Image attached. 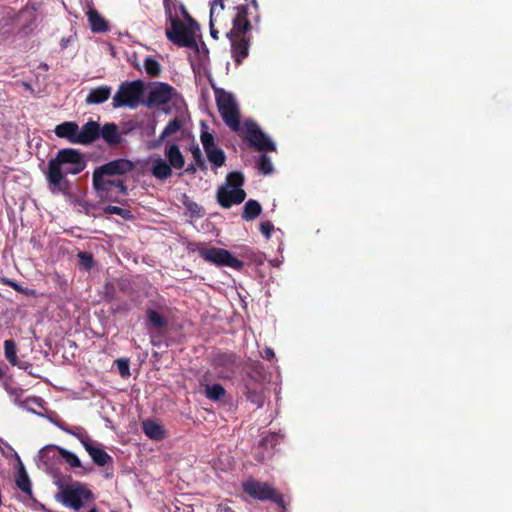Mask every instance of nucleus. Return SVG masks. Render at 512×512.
Instances as JSON below:
<instances>
[{"instance_id":"f257e3e1","label":"nucleus","mask_w":512,"mask_h":512,"mask_svg":"<svg viewBox=\"0 0 512 512\" xmlns=\"http://www.w3.org/2000/svg\"><path fill=\"white\" fill-rule=\"evenodd\" d=\"M215 100L224 123L232 131L238 132L251 147L260 152H273L276 150L275 143L264 134L255 121L245 120L241 127L239 108L231 93L223 89H216Z\"/></svg>"},{"instance_id":"f03ea898","label":"nucleus","mask_w":512,"mask_h":512,"mask_svg":"<svg viewBox=\"0 0 512 512\" xmlns=\"http://www.w3.org/2000/svg\"><path fill=\"white\" fill-rule=\"evenodd\" d=\"M86 160L83 154L74 148L60 149L56 157L50 159L47 169V180L54 192L56 189L63 193L69 194L71 184L66 179L67 174L77 175L86 168Z\"/></svg>"},{"instance_id":"7ed1b4c3","label":"nucleus","mask_w":512,"mask_h":512,"mask_svg":"<svg viewBox=\"0 0 512 512\" xmlns=\"http://www.w3.org/2000/svg\"><path fill=\"white\" fill-rule=\"evenodd\" d=\"M236 10L233 26L226 35L231 42L232 57L236 65H240L249 54L250 37L248 33L252 26L248 20V7L240 5L236 7Z\"/></svg>"},{"instance_id":"20e7f679","label":"nucleus","mask_w":512,"mask_h":512,"mask_svg":"<svg viewBox=\"0 0 512 512\" xmlns=\"http://www.w3.org/2000/svg\"><path fill=\"white\" fill-rule=\"evenodd\" d=\"M55 498L64 506L79 511L86 502L94 499V495L86 484L77 481L61 486Z\"/></svg>"},{"instance_id":"39448f33","label":"nucleus","mask_w":512,"mask_h":512,"mask_svg":"<svg viewBox=\"0 0 512 512\" xmlns=\"http://www.w3.org/2000/svg\"><path fill=\"white\" fill-rule=\"evenodd\" d=\"M165 14L167 15L171 27L166 30V37L172 43L179 47L194 48L197 46L194 33L179 18L172 15L171 4L169 0H164Z\"/></svg>"},{"instance_id":"423d86ee","label":"nucleus","mask_w":512,"mask_h":512,"mask_svg":"<svg viewBox=\"0 0 512 512\" xmlns=\"http://www.w3.org/2000/svg\"><path fill=\"white\" fill-rule=\"evenodd\" d=\"M143 93L144 84L142 81L123 82L113 96L112 106L114 108L129 107L135 109L142 103Z\"/></svg>"},{"instance_id":"0eeeda50","label":"nucleus","mask_w":512,"mask_h":512,"mask_svg":"<svg viewBox=\"0 0 512 512\" xmlns=\"http://www.w3.org/2000/svg\"><path fill=\"white\" fill-rule=\"evenodd\" d=\"M92 185L102 201L122 203L121 197L128 194V188L122 179H99L92 177Z\"/></svg>"},{"instance_id":"6e6552de","label":"nucleus","mask_w":512,"mask_h":512,"mask_svg":"<svg viewBox=\"0 0 512 512\" xmlns=\"http://www.w3.org/2000/svg\"><path fill=\"white\" fill-rule=\"evenodd\" d=\"M199 256L202 257L206 262L214 264L216 266L230 267L235 270H241L244 263L232 255L228 250L217 247H204L199 246L197 248Z\"/></svg>"},{"instance_id":"1a4fd4ad","label":"nucleus","mask_w":512,"mask_h":512,"mask_svg":"<svg viewBox=\"0 0 512 512\" xmlns=\"http://www.w3.org/2000/svg\"><path fill=\"white\" fill-rule=\"evenodd\" d=\"M243 491L254 499L260 501H272L280 507H284L283 496L268 483L254 479H248L243 483Z\"/></svg>"},{"instance_id":"9d476101","label":"nucleus","mask_w":512,"mask_h":512,"mask_svg":"<svg viewBox=\"0 0 512 512\" xmlns=\"http://www.w3.org/2000/svg\"><path fill=\"white\" fill-rule=\"evenodd\" d=\"M136 165L129 159L118 158L111 160L94 169L92 177L99 179H110L112 176H123L134 171Z\"/></svg>"},{"instance_id":"9b49d317","label":"nucleus","mask_w":512,"mask_h":512,"mask_svg":"<svg viewBox=\"0 0 512 512\" xmlns=\"http://www.w3.org/2000/svg\"><path fill=\"white\" fill-rule=\"evenodd\" d=\"M236 361L235 353L217 351L212 354L210 363L217 371L218 378L230 379L235 372Z\"/></svg>"},{"instance_id":"f8f14e48","label":"nucleus","mask_w":512,"mask_h":512,"mask_svg":"<svg viewBox=\"0 0 512 512\" xmlns=\"http://www.w3.org/2000/svg\"><path fill=\"white\" fill-rule=\"evenodd\" d=\"M174 92L175 89L168 83L157 82L150 89L144 103L148 108L165 105L171 101Z\"/></svg>"},{"instance_id":"ddd939ff","label":"nucleus","mask_w":512,"mask_h":512,"mask_svg":"<svg viewBox=\"0 0 512 512\" xmlns=\"http://www.w3.org/2000/svg\"><path fill=\"white\" fill-rule=\"evenodd\" d=\"M245 198L246 192L243 189L221 186L217 191V201L223 208H230L233 204H240Z\"/></svg>"},{"instance_id":"4468645a","label":"nucleus","mask_w":512,"mask_h":512,"mask_svg":"<svg viewBox=\"0 0 512 512\" xmlns=\"http://www.w3.org/2000/svg\"><path fill=\"white\" fill-rule=\"evenodd\" d=\"M100 124L97 121L89 120L81 128L78 127V144L90 145L100 138Z\"/></svg>"},{"instance_id":"2eb2a0df","label":"nucleus","mask_w":512,"mask_h":512,"mask_svg":"<svg viewBox=\"0 0 512 512\" xmlns=\"http://www.w3.org/2000/svg\"><path fill=\"white\" fill-rule=\"evenodd\" d=\"M84 448L96 465L104 467L113 463L112 457L103 450L99 444L95 445L92 440L88 443H84Z\"/></svg>"},{"instance_id":"dca6fc26","label":"nucleus","mask_w":512,"mask_h":512,"mask_svg":"<svg viewBox=\"0 0 512 512\" xmlns=\"http://www.w3.org/2000/svg\"><path fill=\"white\" fill-rule=\"evenodd\" d=\"M78 124L73 121H65L58 124L54 128V133L57 137L66 139L72 144H78Z\"/></svg>"},{"instance_id":"f3484780","label":"nucleus","mask_w":512,"mask_h":512,"mask_svg":"<svg viewBox=\"0 0 512 512\" xmlns=\"http://www.w3.org/2000/svg\"><path fill=\"white\" fill-rule=\"evenodd\" d=\"M244 395L249 402L255 404L257 407L263 406L264 397L260 389V384H258L252 377L245 381Z\"/></svg>"},{"instance_id":"a211bd4d","label":"nucleus","mask_w":512,"mask_h":512,"mask_svg":"<svg viewBox=\"0 0 512 512\" xmlns=\"http://www.w3.org/2000/svg\"><path fill=\"white\" fill-rule=\"evenodd\" d=\"M100 137L111 147L117 146L121 143V135L118 131V126L113 123H105L100 126Z\"/></svg>"},{"instance_id":"6ab92c4d","label":"nucleus","mask_w":512,"mask_h":512,"mask_svg":"<svg viewBox=\"0 0 512 512\" xmlns=\"http://www.w3.org/2000/svg\"><path fill=\"white\" fill-rule=\"evenodd\" d=\"M111 87L107 85H101L92 88L85 98V102L88 105L102 104L107 101L111 95Z\"/></svg>"},{"instance_id":"aec40b11","label":"nucleus","mask_w":512,"mask_h":512,"mask_svg":"<svg viewBox=\"0 0 512 512\" xmlns=\"http://www.w3.org/2000/svg\"><path fill=\"white\" fill-rule=\"evenodd\" d=\"M142 429L145 435L151 440L161 441L166 437L165 429L155 420H144L142 422Z\"/></svg>"},{"instance_id":"412c9836","label":"nucleus","mask_w":512,"mask_h":512,"mask_svg":"<svg viewBox=\"0 0 512 512\" xmlns=\"http://www.w3.org/2000/svg\"><path fill=\"white\" fill-rule=\"evenodd\" d=\"M200 384H201V386L204 387L205 396L209 400L220 401L226 395V390H225V388L221 384H219V383H214L212 385L208 384V377H207V375H204L200 379Z\"/></svg>"},{"instance_id":"4be33fe9","label":"nucleus","mask_w":512,"mask_h":512,"mask_svg":"<svg viewBox=\"0 0 512 512\" xmlns=\"http://www.w3.org/2000/svg\"><path fill=\"white\" fill-rule=\"evenodd\" d=\"M87 18L92 32L103 33L109 30L107 21L94 8L87 11Z\"/></svg>"},{"instance_id":"5701e85b","label":"nucleus","mask_w":512,"mask_h":512,"mask_svg":"<svg viewBox=\"0 0 512 512\" xmlns=\"http://www.w3.org/2000/svg\"><path fill=\"white\" fill-rule=\"evenodd\" d=\"M165 156L171 168L182 169L185 165V159L180 148L176 144H171L165 151Z\"/></svg>"},{"instance_id":"b1692460","label":"nucleus","mask_w":512,"mask_h":512,"mask_svg":"<svg viewBox=\"0 0 512 512\" xmlns=\"http://www.w3.org/2000/svg\"><path fill=\"white\" fill-rule=\"evenodd\" d=\"M151 173L159 180H166L172 175V168L165 160L157 158L153 161Z\"/></svg>"},{"instance_id":"393cba45","label":"nucleus","mask_w":512,"mask_h":512,"mask_svg":"<svg viewBox=\"0 0 512 512\" xmlns=\"http://www.w3.org/2000/svg\"><path fill=\"white\" fill-rule=\"evenodd\" d=\"M60 447L48 445L39 451V459L46 467H52L54 460L60 457Z\"/></svg>"},{"instance_id":"a878e982","label":"nucleus","mask_w":512,"mask_h":512,"mask_svg":"<svg viewBox=\"0 0 512 512\" xmlns=\"http://www.w3.org/2000/svg\"><path fill=\"white\" fill-rule=\"evenodd\" d=\"M57 427H59L62 431L67 434L75 436L81 444L84 446V443L90 442V437L85 429L80 426L70 427L64 421H59L56 423Z\"/></svg>"},{"instance_id":"bb28decb","label":"nucleus","mask_w":512,"mask_h":512,"mask_svg":"<svg viewBox=\"0 0 512 512\" xmlns=\"http://www.w3.org/2000/svg\"><path fill=\"white\" fill-rule=\"evenodd\" d=\"M262 212L260 203L254 199H249L243 209L242 218L246 221L256 219Z\"/></svg>"},{"instance_id":"cd10ccee","label":"nucleus","mask_w":512,"mask_h":512,"mask_svg":"<svg viewBox=\"0 0 512 512\" xmlns=\"http://www.w3.org/2000/svg\"><path fill=\"white\" fill-rule=\"evenodd\" d=\"M182 127L181 121L178 118H174L168 122L164 130L154 142V147L160 146V144L169 136L177 133Z\"/></svg>"},{"instance_id":"c85d7f7f","label":"nucleus","mask_w":512,"mask_h":512,"mask_svg":"<svg viewBox=\"0 0 512 512\" xmlns=\"http://www.w3.org/2000/svg\"><path fill=\"white\" fill-rule=\"evenodd\" d=\"M146 317L150 325L156 329H163L167 326L166 318L156 310L148 308L146 310Z\"/></svg>"},{"instance_id":"c756f323","label":"nucleus","mask_w":512,"mask_h":512,"mask_svg":"<svg viewBox=\"0 0 512 512\" xmlns=\"http://www.w3.org/2000/svg\"><path fill=\"white\" fill-rule=\"evenodd\" d=\"M208 160L216 167L224 165L226 156L221 148L213 147L205 151Z\"/></svg>"},{"instance_id":"7c9ffc66","label":"nucleus","mask_w":512,"mask_h":512,"mask_svg":"<svg viewBox=\"0 0 512 512\" xmlns=\"http://www.w3.org/2000/svg\"><path fill=\"white\" fill-rule=\"evenodd\" d=\"M182 204L185 206L187 211L190 213L192 217H202L205 214V211L202 206L194 202L190 199L186 194L182 195L181 199Z\"/></svg>"},{"instance_id":"2f4dec72","label":"nucleus","mask_w":512,"mask_h":512,"mask_svg":"<svg viewBox=\"0 0 512 512\" xmlns=\"http://www.w3.org/2000/svg\"><path fill=\"white\" fill-rule=\"evenodd\" d=\"M4 355L12 366L18 364L19 359L17 357V346L13 339H7L4 341Z\"/></svg>"},{"instance_id":"473e14b6","label":"nucleus","mask_w":512,"mask_h":512,"mask_svg":"<svg viewBox=\"0 0 512 512\" xmlns=\"http://www.w3.org/2000/svg\"><path fill=\"white\" fill-rule=\"evenodd\" d=\"M16 485L25 494H32L31 482L28 477V474L26 473L23 467L20 469L18 476L16 478Z\"/></svg>"},{"instance_id":"72a5a7b5","label":"nucleus","mask_w":512,"mask_h":512,"mask_svg":"<svg viewBox=\"0 0 512 512\" xmlns=\"http://www.w3.org/2000/svg\"><path fill=\"white\" fill-rule=\"evenodd\" d=\"M245 181L244 175L241 172L233 171L228 173L226 177V185L229 188L232 189H242Z\"/></svg>"},{"instance_id":"f704fd0d","label":"nucleus","mask_w":512,"mask_h":512,"mask_svg":"<svg viewBox=\"0 0 512 512\" xmlns=\"http://www.w3.org/2000/svg\"><path fill=\"white\" fill-rule=\"evenodd\" d=\"M144 68L146 73L152 78L159 77L161 74V66L153 57H147L145 59Z\"/></svg>"},{"instance_id":"c9c22d12","label":"nucleus","mask_w":512,"mask_h":512,"mask_svg":"<svg viewBox=\"0 0 512 512\" xmlns=\"http://www.w3.org/2000/svg\"><path fill=\"white\" fill-rule=\"evenodd\" d=\"M258 169L264 175H269L273 172L274 167L269 156H267L266 154H262L259 157Z\"/></svg>"},{"instance_id":"e433bc0d","label":"nucleus","mask_w":512,"mask_h":512,"mask_svg":"<svg viewBox=\"0 0 512 512\" xmlns=\"http://www.w3.org/2000/svg\"><path fill=\"white\" fill-rule=\"evenodd\" d=\"M60 457L65 460L67 464L70 465L72 468H78L81 467V461L79 458L72 452L66 450V449H60Z\"/></svg>"},{"instance_id":"4c0bfd02","label":"nucleus","mask_w":512,"mask_h":512,"mask_svg":"<svg viewBox=\"0 0 512 512\" xmlns=\"http://www.w3.org/2000/svg\"><path fill=\"white\" fill-rule=\"evenodd\" d=\"M278 440L279 435L277 433L268 432L261 438L259 445L264 449L274 448L278 444Z\"/></svg>"},{"instance_id":"58836bf2","label":"nucleus","mask_w":512,"mask_h":512,"mask_svg":"<svg viewBox=\"0 0 512 512\" xmlns=\"http://www.w3.org/2000/svg\"><path fill=\"white\" fill-rule=\"evenodd\" d=\"M104 212L106 214H116L126 220L133 218V215L130 210L118 206L108 205L104 208Z\"/></svg>"},{"instance_id":"ea45409f","label":"nucleus","mask_w":512,"mask_h":512,"mask_svg":"<svg viewBox=\"0 0 512 512\" xmlns=\"http://www.w3.org/2000/svg\"><path fill=\"white\" fill-rule=\"evenodd\" d=\"M78 259L80 266L86 271L90 270L94 265L93 255L89 252H80Z\"/></svg>"},{"instance_id":"a19ab883","label":"nucleus","mask_w":512,"mask_h":512,"mask_svg":"<svg viewBox=\"0 0 512 512\" xmlns=\"http://www.w3.org/2000/svg\"><path fill=\"white\" fill-rule=\"evenodd\" d=\"M200 140L203 145L204 151L215 147L214 136L208 131H202Z\"/></svg>"},{"instance_id":"79ce46f5","label":"nucleus","mask_w":512,"mask_h":512,"mask_svg":"<svg viewBox=\"0 0 512 512\" xmlns=\"http://www.w3.org/2000/svg\"><path fill=\"white\" fill-rule=\"evenodd\" d=\"M192 156H193V159L195 162L194 164H196L200 170H202V171L207 170L205 160H204L201 150L198 146L192 150Z\"/></svg>"},{"instance_id":"37998d69","label":"nucleus","mask_w":512,"mask_h":512,"mask_svg":"<svg viewBox=\"0 0 512 512\" xmlns=\"http://www.w3.org/2000/svg\"><path fill=\"white\" fill-rule=\"evenodd\" d=\"M116 365L122 377L126 378L130 376V367L128 359H118L116 360Z\"/></svg>"},{"instance_id":"c03bdc74","label":"nucleus","mask_w":512,"mask_h":512,"mask_svg":"<svg viewBox=\"0 0 512 512\" xmlns=\"http://www.w3.org/2000/svg\"><path fill=\"white\" fill-rule=\"evenodd\" d=\"M104 300L109 303L116 300L115 287L112 283H106L104 286Z\"/></svg>"},{"instance_id":"a18cd8bd","label":"nucleus","mask_w":512,"mask_h":512,"mask_svg":"<svg viewBox=\"0 0 512 512\" xmlns=\"http://www.w3.org/2000/svg\"><path fill=\"white\" fill-rule=\"evenodd\" d=\"M3 283L8 285L9 287L13 288L15 291L23 293L25 295H32L33 291L29 290L27 288H23L21 285H19L17 282L9 279H3Z\"/></svg>"},{"instance_id":"49530a36","label":"nucleus","mask_w":512,"mask_h":512,"mask_svg":"<svg viewBox=\"0 0 512 512\" xmlns=\"http://www.w3.org/2000/svg\"><path fill=\"white\" fill-rule=\"evenodd\" d=\"M273 230L274 225L270 221H265L260 224V231L267 239L271 237Z\"/></svg>"},{"instance_id":"de8ad7c7","label":"nucleus","mask_w":512,"mask_h":512,"mask_svg":"<svg viewBox=\"0 0 512 512\" xmlns=\"http://www.w3.org/2000/svg\"><path fill=\"white\" fill-rule=\"evenodd\" d=\"M130 309H131V307L127 302L114 304V307H113V311L117 312V313H121V312L126 313V312L130 311Z\"/></svg>"},{"instance_id":"09e8293b","label":"nucleus","mask_w":512,"mask_h":512,"mask_svg":"<svg viewBox=\"0 0 512 512\" xmlns=\"http://www.w3.org/2000/svg\"><path fill=\"white\" fill-rule=\"evenodd\" d=\"M3 28L5 29V31L3 32L4 35H7V37L9 35H12L14 33V29H15L13 20L9 19L7 21V23L3 26Z\"/></svg>"},{"instance_id":"8fccbe9b","label":"nucleus","mask_w":512,"mask_h":512,"mask_svg":"<svg viewBox=\"0 0 512 512\" xmlns=\"http://www.w3.org/2000/svg\"><path fill=\"white\" fill-rule=\"evenodd\" d=\"M261 356L266 360H273L275 358V353L272 348L266 347L261 353Z\"/></svg>"},{"instance_id":"3c124183","label":"nucleus","mask_w":512,"mask_h":512,"mask_svg":"<svg viewBox=\"0 0 512 512\" xmlns=\"http://www.w3.org/2000/svg\"><path fill=\"white\" fill-rule=\"evenodd\" d=\"M217 6L220 7V10H223L224 9L223 0H213V2L211 3L210 18L213 17L214 11Z\"/></svg>"},{"instance_id":"603ef678","label":"nucleus","mask_w":512,"mask_h":512,"mask_svg":"<svg viewBox=\"0 0 512 512\" xmlns=\"http://www.w3.org/2000/svg\"><path fill=\"white\" fill-rule=\"evenodd\" d=\"M117 286H118L119 290H121L123 292H127L128 288L130 286V283L127 280L121 279L118 281Z\"/></svg>"},{"instance_id":"864d4df0","label":"nucleus","mask_w":512,"mask_h":512,"mask_svg":"<svg viewBox=\"0 0 512 512\" xmlns=\"http://www.w3.org/2000/svg\"><path fill=\"white\" fill-rule=\"evenodd\" d=\"M19 369H22L24 371H30V368L32 367V364L26 361H18V364H16Z\"/></svg>"},{"instance_id":"5fc2aeb1","label":"nucleus","mask_w":512,"mask_h":512,"mask_svg":"<svg viewBox=\"0 0 512 512\" xmlns=\"http://www.w3.org/2000/svg\"><path fill=\"white\" fill-rule=\"evenodd\" d=\"M217 512H235V511L227 504L220 503L217 507Z\"/></svg>"},{"instance_id":"6e6d98bb","label":"nucleus","mask_w":512,"mask_h":512,"mask_svg":"<svg viewBox=\"0 0 512 512\" xmlns=\"http://www.w3.org/2000/svg\"><path fill=\"white\" fill-rule=\"evenodd\" d=\"M210 34L214 39H218V31L214 28L212 18H210Z\"/></svg>"},{"instance_id":"4d7b16f0","label":"nucleus","mask_w":512,"mask_h":512,"mask_svg":"<svg viewBox=\"0 0 512 512\" xmlns=\"http://www.w3.org/2000/svg\"><path fill=\"white\" fill-rule=\"evenodd\" d=\"M197 165L194 164V163H191L188 165V167L186 168L185 172L186 173H189V174H194L196 171H197Z\"/></svg>"},{"instance_id":"13d9d810","label":"nucleus","mask_w":512,"mask_h":512,"mask_svg":"<svg viewBox=\"0 0 512 512\" xmlns=\"http://www.w3.org/2000/svg\"><path fill=\"white\" fill-rule=\"evenodd\" d=\"M251 5L255 8V10L258 9V3H257V0H252L251 1Z\"/></svg>"},{"instance_id":"bf43d9fd","label":"nucleus","mask_w":512,"mask_h":512,"mask_svg":"<svg viewBox=\"0 0 512 512\" xmlns=\"http://www.w3.org/2000/svg\"><path fill=\"white\" fill-rule=\"evenodd\" d=\"M28 374L33 376V377H38V375L36 373H34V370L28 371Z\"/></svg>"},{"instance_id":"052dcab7","label":"nucleus","mask_w":512,"mask_h":512,"mask_svg":"<svg viewBox=\"0 0 512 512\" xmlns=\"http://www.w3.org/2000/svg\"><path fill=\"white\" fill-rule=\"evenodd\" d=\"M184 16L190 20V21H193L192 18L190 17V15L184 10Z\"/></svg>"},{"instance_id":"680f3d73","label":"nucleus","mask_w":512,"mask_h":512,"mask_svg":"<svg viewBox=\"0 0 512 512\" xmlns=\"http://www.w3.org/2000/svg\"><path fill=\"white\" fill-rule=\"evenodd\" d=\"M88 512H99L96 506H93Z\"/></svg>"},{"instance_id":"e2e57ef3","label":"nucleus","mask_w":512,"mask_h":512,"mask_svg":"<svg viewBox=\"0 0 512 512\" xmlns=\"http://www.w3.org/2000/svg\"><path fill=\"white\" fill-rule=\"evenodd\" d=\"M5 376V372L0 368V379H2Z\"/></svg>"},{"instance_id":"0e129e2a","label":"nucleus","mask_w":512,"mask_h":512,"mask_svg":"<svg viewBox=\"0 0 512 512\" xmlns=\"http://www.w3.org/2000/svg\"><path fill=\"white\" fill-rule=\"evenodd\" d=\"M110 512H118V511H116V510H111Z\"/></svg>"}]
</instances>
